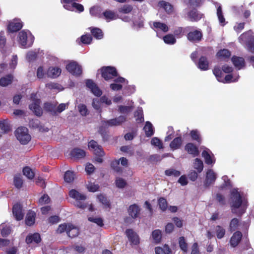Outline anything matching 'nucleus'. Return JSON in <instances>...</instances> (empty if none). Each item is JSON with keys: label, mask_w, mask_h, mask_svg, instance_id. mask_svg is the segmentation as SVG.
<instances>
[{"label": "nucleus", "mask_w": 254, "mask_h": 254, "mask_svg": "<svg viewBox=\"0 0 254 254\" xmlns=\"http://www.w3.org/2000/svg\"><path fill=\"white\" fill-rule=\"evenodd\" d=\"M69 196L75 199L76 201V206L81 209H84L87 207V204L85 202L87 198L85 194L81 193L74 189H72L69 191Z\"/></svg>", "instance_id": "20e7f679"}, {"label": "nucleus", "mask_w": 254, "mask_h": 254, "mask_svg": "<svg viewBox=\"0 0 254 254\" xmlns=\"http://www.w3.org/2000/svg\"><path fill=\"white\" fill-rule=\"evenodd\" d=\"M165 174L167 176H173L175 177H178L181 175V172L174 169H170L165 170Z\"/></svg>", "instance_id": "864d4df0"}, {"label": "nucleus", "mask_w": 254, "mask_h": 254, "mask_svg": "<svg viewBox=\"0 0 254 254\" xmlns=\"http://www.w3.org/2000/svg\"><path fill=\"white\" fill-rule=\"evenodd\" d=\"M216 199L221 206H224L226 204L224 196L220 193H216Z\"/></svg>", "instance_id": "680f3d73"}, {"label": "nucleus", "mask_w": 254, "mask_h": 254, "mask_svg": "<svg viewBox=\"0 0 254 254\" xmlns=\"http://www.w3.org/2000/svg\"><path fill=\"white\" fill-rule=\"evenodd\" d=\"M213 73L216 76L218 81L223 83L236 82L238 81L239 78V75H233L231 73H228L224 77L222 71L218 66H215L214 67L213 70Z\"/></svg>", "instance_id": "f257e3e1"}, {"label": "nucleus", "mask_w": 254, "mask_h": 254, "mask_svg": "<svg viewBox=\"0 0 254 254\" xmlns=\"http://www.w3.org/2000/svg\"><path fill=\"white\" fill-rule=\"evenodd\" d=\"M91 33L95 38L101 39L103 37V34L101 29L97 28H93Z\"/></svg>", "instance_id": "6e6d98bb"}, {"label": "nucleus", "mask_w": 254, "mask_h": 254, "mask_svg": "<svg viewBox=\"0 0 254 254\" xmlns=\"http://www.w3.org/2000/svg\"><path fill=\"white\" fill-rule=\"evenodd\" d=\"M239 40L240 43L247 46L249 51L254 52V33L252 31L242 34Z\"/></svg>", "instance_id": "39448f33"}, {"label": "nucleus", "mask_w": 254, "mask_h": 254, "mask_svg": "<svg viewBox=\"0 0 254 254\" xmlns=\"http://www.w3.org/2000/svg\"><path fill=\"white\" fill-rule=\"evenodd\" d=\"M193 167L197 170V173H200L202 172L203 169V163L200 159L196 158L194 159Z\"/></svg>", "instance_id": "4c0bfd02"}, {"label": "nucleus", "mask_w": 254, "mask_h": 254, "mask_svg": "<svg viewBox=\"0 0 254 254\" xmlns=\"http://www.w3.org/2000/svg\"><path fill=\"white\" fill-rule=\"evenodd\" d=\"M120 161L119 160H114L111 163V167L112 169L116 172L121 173L123 172V169L119 166Z\"/></svg>", "instance_id": "79ce46f5"}, {"label": "nucleus", "mask_w": 254, "mask_h": 254, "mask_svg": "<svg viewBox=\"0 0 254 254\" xmlns=\"http://www.w3.org/2000/svg\"><path fill=\"white\" fill-rule=\"evenodd\" d=\"M0 229L1 230V235L3 237H7L11 233L10 226L5 224L1 225L0 226Z\"/></svg>", "instance_id": "a19ab883"}, {"label": "nucleus", "mask_w": 254, "mask_h": 254, "mask_svg": "<svg viewBox=\"0 0 254 254\" xmlns=\"http://www.w3.org/2000/svg\"><path fill=\"white\" fill-rule=\"evenodd\" d=\"M74 176L73 172L67 171L64 174V180L67 183H71L74 180Z\"/></svg>", "instance_id": "de8ad7c7"}, {"label": "nucleus", "mask_w": 254, "mask_h": 254, "mask_svg": "<svg viewBox=\"0 0 254 254\" xmlns=\"http://www.w3.org/2000/svg\"><path fill=\"white\" fill-rule=\"evenodd\" d=\"M216 56L219 59H223L229 58L230 56V53L227 49H223L217 52Z\"/></svg>", "instance_id": "37998d69"}, {"label": "nucleus", "mask_w": 254, "mask_h": 254, "mask_svg": "<svg viewBox=\"0 0 254 254\" xmlns=\"http://www.w3.org/2000/svg\"><path fill=\"white\" fill-rule=\"evenodd\" d=\"M117 187L120 189H123L127 185L126 181L121 178H118L115 181Z\"/></svg>", "instance_id": "052dcab7"}, {"label": "nucleus", "mask_w": 254, "mask_h": 254, "mask_svg": "<svg viewBox=\"0 0 254 254\" xmlns=\"http://www.w3.org/2000/svg\"><path fill=\"white\" fill-rule=\"evenodd\" d=\"M22 23L20 19H14L8 25V30L10 32L18 31L22 27Z\"/></svg>", "instance_id": "6ab92c4d"}, {"label": "nucleus", "mask_w": 254, "mask_h": 254, "mask_svg": "<svg viewBox=\"0 0 254 254\" xmlns=\"http://www.w3.org/2000/svg\"><path fill=\"white\" fill-rule=\"evenodd\" d=\"M216 179L215 173L212 169H209L206 174V178L203 183L204 187L206 189L213 184Z\"/></svg>", "instance_id": "1a4fd4ad"}, {"label": "nucleus", "mask_w": 254, "mask_h": 254, "mask_svg": "<svg viewBox=\"0 0 254 254\" xmlns=\"http://www.w3.org/2000/svg\"><path fill=\"white\" fill-rule=\"evenodd\" d=\"M12 212L17 220H21L23 218V213L22 212V206L19 203L15 204L12 208Z\"/></svg>", "instance_id": "412c9836"}, {"label": "nucleus", "mask_w": 254, "mask_h": 254, "mask_svg": "<svg viewBox=\"0 0 254 254\" xmlns=\"http://www.w3.org/2000/svg\"><path fill=\"white\" fill-rule=\"evenodd\" d=\"M89 149L92 151L95 155L104 156L105 152L102 147L99 145L97 142L91 140L88 143Z\"/></svg>", "instance_id": "6e6552de"}, {"label": "nucleus", "mask_w": 254, "mask_h": 254, "mask_svg": "<svg viewBox=\"0 0 254 254\" xmlns=\"http://www.w3.org/2000/svg\"><path fill=\"white\" fill-rule=\"evenodd\" d=\"M143 129L147 137H150L154 134L152 125L148 121L146 122Z\"/></svg>", "instance_id": "473e14b6"}, {"label": "nucleus", "mask_w": 254, "mask_h": 254, "mask_svg": "<svg viewBox=\"0 0 254 254\" xmlns=\"http://www.w3.org/2000/svg\"><path fill=\"white\" fill-rule=\"evenodd\" d=\"M44 109L45 111L51 113L53 115H57L56 111V105L51 103H45L44 104Z\"/></svg>", "instance_id": "f704fd0d"}, {"label": "nucleus", "mask_w": 254, "mask_h": 254, "mask_svg": "<svg viewBox=\"0 0 254 254\" xmlns=\"http://www.w3.org/2000/svg\"><path fill=\"white\" fill-rule=\"evenodd\" d=\"M163 40L165 43L170 45H173L176 42V40L174 36L171 34H168L165 36L163 37Z\"/></svg>", "instance_id": "603ef678"}, {"label": "nucleus", "mask_w": 254, "mask_h": 254, "mask_svg": "<svg viewBox=\"0 0 254 254\" xmlns=\"http://www.w3.org/2000/svg\"><path fill=\"white\" fill-rule=\"evenodd\" d=\"M40 103L41 101L40 99H36L34 102L31 103L29 106V109L38 117H41L43 114L42 109L40 106Z\"/></svg>", "instance_id": "9d476101"}, {"label": "nucleus", "mask_w": 254, "mask_h": 254, "mask_svg": "<svg viewBox=\"0 0 254 254\" xmlns=\"http://www.w3.org/2000/svg\"><path fill=\"white\" fill-rule=\"evenodd\" d=\"M87 188L89 191L94 192L98 190L99 186L98 184L89 183L87 186Z\"/></svg>", "instance_id": "0e129e2a"}, {"label": "nucleus", "mask_w": 254, "mask_h": 254, "mask_svg": "<svg viewBox=\"0 0 254 254\" xmlns=\"http://www.w3.org/2000/svg\"><path fill=\"white\" fill-rule=\"evenodd\" d=\"M104 71L107 72L112 77L117 75V71L115 67L109 66L106 67Z\"/></svg>", "instance_id": "69168bd1"}, {"label": "nucleus", "mask_w": 254, "mask_h": 254, "mask_svg": "<svg viewBox=\"0 0 254 254\" xmlns=\"http://www.w3.org/2000/svg\"><path fill=\"white\" fill-rule=\"evenodd\" d=\"M25 241L28 244H31L32 242L39 244L41 241V238L39 233H35L33 234L28 235L26 237Z\"/></svg>", "instance_id": "5701e85b"}, {"label": "nucleus", "mask_w": 254, "mask_h": 254, "mask_svg": "<svg viewBox=\"0 0 254 254\" xmlns=\"http://www.w3.org/2000/svg\"><path fill=\"white\" fill-rule=\"evenodd\" d=\"M134 116L136 117V120L138 123H142L144 122L143 110L141 108L138 109L135 112Z\"/></svg>", "instance_id": "8fccbe9b"}, {"label": "nucleus", "mask_w": 254, "mask_h": 254, "mask_svg": "<svg viewBox=\"0 0 254 254\" xmlns=\"http://www.w3.org/2000/svg\"><path fill=\"white\" fill-rule=\"evenodd\" d=\"M190 135L192 140L195 141L199 145L202 142V138L199 132L197 129L190 131Z\"/></svg>", "instance_id": "cd10ccee"}, {"label": "nucleus", "mask_w": 254, "mask_h": 254, "mask_svg": "<svg viewBox=\"0 0 254 254\" xmlns=\"http://www.w3.org/2000/svg\"><path fill=\"white\" fill-rule=\"evenodd\" d=\"M99 133L102 136L104 141H106L108 139V134L106 129L104 127H100L99 129Z\"/></svg>", "instance_id": "e2e57ef3"}, {"label": "nucleus", "mask_w": 254, "mask_h": 254, "mask_svg": "<svg viewBox=\"0 0 254 254\" xmlns=\"http://www.w3.org/2000/svg\"><path fill=\"white\" fill-rule=\"evenodd\" d=\"M13 184L15 188L20 189L23 185V182L21 175H16L13 178Z\"/></svg>", "instance_id": "e433bc0d"}, {"label": "nucleus", "mask_w": 254, "mask_h": 254, "mask_svg": "<svg viewBox=\"0 0 254 254\" xmlns=\"http://www.w3.org/2000/svg\"><path fill=\"white\" fill-rule=\"evenodd\" d=\"M68 236L71 238L76 237L79 234V229L72 224H68L66 230Z\"/></svg>", "instance_id": "b1692460"}, {"label": "nucleus", "mask_w": 254, "mask_h": 254, "mask_svg": "<svg viewBox=\"0 0 254 254\" xmlns=\"http://www.w3.org/2000/svg\"><path fill=\"white\" fill-rule=\"evenodd\" d=\"M178 243L181 250L184 253H187L188 249V245L184 237H179Z\"/></svg>", "instance_id": "72a5a7b5"}, {"label": "nucleus", "mask_w": 254, "mask_h": 254, "mask_svg": "<svg viewBox=\"0 0 254 254\" xmlns=\"http://www.w3.org/2000/svg\"><path fill=\"white\" fill-rule=\"evenodd\" d=\"M185 150L193 157L197 156L199 154L198 147L192 142L187 143L185 146Z\"/></svg>", "instance_id": "9b49d317"}, {"label": "nucleus", "mask_w": 254, "mask_h": 254, "mask_svg": "<svg viewBox=\"0 0 254 254\" xmlns=\"http://www.w3.org/2000/svg\"><path fill=\"white\" fill-rule=\"evenodd\" d=\"M188 39L191 42L199 41L202 38V33L200 30H195L190 32L187 35Z\"/></svg>", "instance_id": "aec40b11"}, {"label": "nucleus", "mask_w": 254, "mask_h": 254, "mask_svg": "<svg viewBox=\"0 0 254 254\" xmlns=\"http://www.w3.org/2000/svg\"><path fill=\"white\" fill-rule=\"evenodd\" d=\"M105 18L107 22L116 19L118 18V16L114 11L111 10H106L103 13Z\"/></svg>", "instance_id": "7c9ffc66"}, {"label": "nucleus", "mask_w": 254, "mask_h": 254, "mask_svg": "<svg viewBox=\"0 0 254 254\" xmlns=\"http://www.w3.org/2000/svg\"><path fill=\"white\" fill-rule=\"evenodd\" d=\"M34 40V37L29 31L22 30L18 35L17 41L22 48L31 47Z\"/></svg>", "instance_id": "f03ea898"}, {"label": "nucleus", "mask_w": 254, "mask_h": 254, "mask_svg": "<svg viewBox=\"0 0 254 254\" xmlns=\"http://www.w3.org/2000/svg\"><path fill=\"white\" fill-rule=\"evenodd\" d=\"M215 232L216 237L218 239H221L225 236L226 230L222 226L217 225L215 228Z\"/></svg>", "instance_id": "2f4dec72"}, {"label": "nucleus", "mask_w": 254, "mask_h": 254, "mask_svg": "<svg viewBox=\"0 0 254 254\" xmlns=\"http://www.w3.org/2000/svg\"><path fill=\"white\" fill-rule=\"evenodd\" d=\"M202 156L204 158L205 162L207 165H211L213 163L212 157L207 150H203L202 152Z\"/></svg>", "instance_id": "49530a36"}, {"label": "nucleus", "mask_w": 254, "mask_h": 254, "mask_svg": "<svg viewBox=\"0 0 254 254\" xmlns=\"http://www.w3.org/2000/svg\"><path fill=\"white\" fill-rule=\"evenodd\" d=\"M61 69L59 67H49L47 74V76L51 78H56L61 73Z\"/></svg>", "instance_id": "bb28decb"}, {"label": "nucleus", "mask_w": 254, "mask_h": 254, "mask_svg": "<svg viewBox=\"0 0 254 254\" xmlns=\"http://www.w3.org/2000/svg\"><path fill=\"white\" fill-rule=\"evenodd\" d=\"M189 16L191 20L196 21L201 18V15L198 14L195 10H193L189 14Z\"/></svg>", "instance_id": "4d7b16f0"}, {"label": "nucleus", "mask_w": 254, "mask_h": 254, "mask_svg": "<svg viewBox=\"0 0 254 254\" xmlns=\"http://www.w3.org/2000/svg\"><path fill=\"white\" fill-rule=\"evenodd\" d=\"M128 215L133 219L138 217L140 213V208L136 204L130 205L127 210Z\"/></svg>", "instance_id": "f3484780"}, {"label": "nucleus", "mask_w": 254, "mask_h": 254, "mask_svg": "<svg viewBox=\"0 0 254 254\" xmlns=\"http://www.w3.org/2000/svg\"><path fill=\"white\" fill-rule=\"evenodd\" d=\"M13 80V76L11 74H8L0 78V86L6 87L11 84Z\"/></svg>", "instance_id": "393cba45"}, {"label": "nucleus", "mask_w": 254, "mask_h": 254, "mask_svg": "<svg viewBox=\"0 0 254 254\" xmlns=\"http://www.w3.org/2000/svg\"><path fill=\"white\" fill-rule=\"evenodd\" d=\"M126 117L124 116H120L118 118L111 119L108 121H102L106 125L108 126H117L121 125L123 123L126 122Z\"/></svg>", "instance_id": "4468645a"}, {"label": "nucleus", "mask_w": 254, "mask_h": 254, "mask_svg": "<svg viewBox=\"0 0 254 254\" xmlns=\"http://www.w3.org/2000/svg\"><path fill=\"white\" fill-rule=\"evenodd\" d=\"M29 125L30 127L38 129L41 132H47L49 130V128L41 125L40 122L38 119H32L30 120Z\"/></svg>", "instance_id": "dca6fc26"}, {"label": "nucleus", "mask_w": 254, "mask_h": 254, "mask_svg": "<svg viewBox=\"0 0 254 254\" xmlns=\"http://www.w3.org/2000/svg\"><path fill=\"white\" fill-rule=\"evenodd\" d=\"M152 238L156 243L160 242L162 238L161 231L159 229L154 230L152 233Z\"/></svg>", "instance_id": "c03bdc74"}, {"label": "nucleus", "mask_w": 254, "mask_h": 254, "mask_svg": "<svg viewBox=\"0 0 254 254\" xmlns=\"http://www.w3.org/2000/svg\"><path fill=\"white\" fill-rule=\"evenodd\" d=\"M86 86L90 89V91L96 96L100 97L102 94V91L97 85L90 79H86L85 81Z\"/></svg>", "instance_id": "0eeeda50"}, {"label": "nucleus", "mask_w": 254, "mask_h": 254, "mask_svg": "<svg viewBox=\"0 0 254 254\" xmlns=\"http://www.w3.org/2000/svg\"><path fill=\"white\" fill-rule=\"evenodd\" d=\"M70 155L71 158L75 159H80L85 156L86 152L84 150L76 147L71 150Z\"/></svg>", "instance_id": "a211bd4d"}, {"label": "nucleus", "mask_w": 254, "mask_h": 254, "mask_svg": "<svg viewBox=\"0 0 254 254\" xmlns=\"http://www.w3.org/2000/svg\"><path fill=\"white\" fill-rule=\"evenodd\" d=\"M15 135L22 144H27L31 140L28 129L24 127H18L15 131Z\"/></svg>", "instance_id": "423d86ee"}, {"label": "nucleus", "mask_w": 254, "mask_h": 254, "mask_svg": "<svg viewBox=\"0 0 254 254\" xmlns=\"http://www.w3.org/2000/svg\"><path fill=\"white\" fill-rule=\"evenodd\" d=\"M151 143L154 146L158 147L160 149L163 147L161 141L157 137H153L151 140Z\"/></svg>", "instance_id": "338daca9"}, {"label": "nucleus", "mask_w": 254, "mask_h": 254, "mask_svg": "<svg viewBox=\"0 0 254 254\" xmlns=\"http://www.w3.org/2000/svg\"><path fill=\"white\" fill-rule=\"evenodd\" d=\"M242 233L239 231H237L232 235L230 240V244L233 248L236 247L241 242L242 238Z\"/></svg>", "instance_id": "2eb2a0df"}, {"label": "nucleus", "mask_w": 254, "mask_h": 254, "mask_svg": "<svg viewBox=\"0 0 254 254\" xmlns=\"http://www.w3.org/2000/svg\"><path fill=\"white\" fill-rule=\"evenodd\" d=\"M239 225V221L236 218H233L230 223L229 229L231 232L235 231L238 229Z\"/></svg>", "instance_id": "09e8293b"}, {"label": "nucleus", "mask_w": 254, "mask_h": 254, "mask_svg": "<svg viewBox=\"0 0 254 254\" xmlns=\"http://www.w3.org/2000/svg\"><path fill=\"white\" fill-rule=\"evenodd\" d=\"M23 174L29 179L34 177V173L29 167H25L23 169Z\"/></svg>", "instance_id": "5fc2aeb1"}, {"label": "nucleus", "mask_w": 254, "mask_h": 254, "mask_svg": "<svg viewBox=\"0 0 254 254\" xmlns=\"http://www.w3.org/2000/svg\"><path fill=\"white\" fill-rule=\"evenodd\" d=\"M97 197L99 200V201L102 203L105 206L109 207L110 206V203L109 200H108L107 197L102 194H100L98 195Z\"/></svg>", "instance_id": "13d9d810"}, {"label": "nucleus", "mask_w": 254, "mask_h": 254, "mask_svg": "<svg viewBox=\"0 0 254 254\" xmlns=\"http://www.w3.org/2000/svg\"><path fill=\"white\" fill-rule=\"evenodd\" d=\"M66 68L69 73L76 76H80L82 72L80 64H66Z\"/></svg>", "instance_id": "ddd939ff"}, {"label": "nucleus", "mask_w": 254, "mask_h": 254, "mask_svg": "<svg viewBox=\"0 0 254 254\" xmlns=\"http://www.w3.org/2000/svg\"><path fill=\"white\" fill-rule=\"evenodd\" d=\"M230 198L232 201L231 206L233 212L234 209H238L242 205L243 207L247 205V201L244 199H243L240 192L237 189H235L231 191Z\"/></svg>", "instance_id": "7ed1b4c3"}, {"label": "nucleus", "mask_w": 254, "mask_h": 254, "mask_svg": "<svg viewBox=\"0 0 254 254\" xmlns=\"http://www.w3.org/2000/svg\"><path fill=\"white\" fill-rule=\"evenodd\" d=\"M158 204L159 208L162 211H165L168 207V202L166 198L163 197H159L158 199Z\"/></svg>", "instance_id": "c9c22d12"}, {"label": "nucleus", "mask_w": 254, "mask_h": 254, "mask_svg": "<svg viewBox=\"0 0 254 254\" xmlns=\"http://www.w3.org/2000/svg\"><path fill=\"white\" fill-rule=\"evenodd\" d=\"M151 27L156 32L157 34L159 31L166 32L169 30V28L166 24L160 22H154L153 26H151Z\"/></svg>", "instance_id": "4be33fe9"}, {"label": "nucleus", "mask_w": 254, "mask_h": 254, "mask_svg": "<svg viewBox=\"0 0 254 254\" xmlns=\"http://www.w3.org/2000/svg\"><path fill=\"white\" fill-rule=\"evenodd\" d=\"M36 214L33 211H29L26 215L25 223L27 225L31 226L35 223Z\"/></svg>", "instance_id": "c85d7f7f"}, {"label": "nucleus", "mask_w": 254, "mask_h": 254, "mask_svg": "<svg viewBox=\"0 0 254 254\" xmlns=\"http://www.w3.org/2000/svg\"><path fill=\"white\" fill-rule=\"evenodd\" d=\"M132 6L131 5L125 4L119 9V11L123 13H128L132 10Z\"/></svg>", "instance_id": "bf43d9fd"}, {"label": "nucleus", "mask_w": 254, "mask_h": 254, "mask_svg": "<svg viewBox=\"0 0 254 254\" xmlns=\"http://www.w3.org/2000/svg\"><path fill=\"white\" fill-rule=\"evenodd\" d=\"M159 5L168 13L171 12L173 10V6L169 3L166 1H161L159 3Z\"/></svg>", "instance_id": "3c124183"}, {"label": "nucleus", "mask_w": 254, "mask_h": 254, "mask_svg": "<svg viewBox=\"0 0 254 254\" xmlns=\"http://www.w3.org/2000/svg\"><path fill=\"white\" fill-rule=\"evenodd\" d=\"M126 234L131 244L137 245L139 243V238L137 234L132 229H127L126 230Z\"/></svg>", "instance_id": "f8f14e48"}, {"label": "nucleus", "mask_w": 254, "mask_h": 254, "mask_svg": "<svg viewBox=\"0 0 254 254\" xmlns=\"http://www.w3.org/2000/svg\"><path fill=\"white\" fill-rule=\"evenodd\" d=\"M88 220L97 224L99 226L102 227L104 225L103 220L101 218L89 217Z\"/></svg>", "instance_id": "774afa93"}, {"label": "nucleus", "mask_w": 254, "mask_h": 254, "mask_svg": "<svg viewBox=\"0 0 254 254\" xmlns=\"http://www.w3.org/2000/svg\"><path fill=\"white\" fill-rule=\"evenodd\" d=\"M45 86L47 88H48L50 90L57 89L59 91H62L64 89V88L61 84L58 83L52 82L46 83Z\"/></svg>", "instance_id": "ea45409f"}, {"label": "nucleus", "mask_w": 254, "mask_h": 254, "mask_svg": "<svg viewBox=\"0 0 254 254\" xmlns=\"http://www.w3.org/2000/svg\"><path fill=\"white\" fill-rule=\"evenodd\" d=\"M10 130V127L7 120L0 121V132L6 133Z\"/></svg>", "instance_id": "c756f323"}, {"label": "nucleus", "mask_w": 254, "mask_h": 254, "mask_svg": "<svg viewBox=\"0 0 254 254\" xmlns=\"http://www.w3.org/2000/svg\"><path fill=\"white\" fill-rule=\"evenodd\" d=\"M182 142L181 136L176 137L170 142V147L173 150H177L181 147Z\"/></svg>", "instance_id": "a878e982"}, {"label": "nucleus", "mask_w": 254, "mask_h": 254, "mask_svg": "<svg viewBox=\"0 0 254 254\" xmlns=\"http://www.w3.org/2000/svg\"><path fill=\"white\" fill-rule=\"evenodd\" d=\"M217 15L219 19V23L222 26L226 24L225 19L222 11V8L220 5H219L217 9Z\"/></svg>", "instance_id": "58836bf2"}, {"label": "nucleus", "mask_w": 254, "mask_h": 254, "mask_svg": "<svg viewBox=\"0 0 254 254\" xmlns=\"http://www.w3.org/2000/svg\"><path fill=\"white\" fill-rule=\"evenodd\" d=\"M77 109L80 114L82 116H86L89 114V111L85 104H79L77 106Z\"/></svg>", "instance_id": "a18cd8bd"}]
</instances>
